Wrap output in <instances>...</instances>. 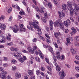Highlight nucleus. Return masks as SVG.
I'll return each instance as SVG.
<instances>
[{"label":"nucleus","instance_id":"obj_1","mask_svg":"<svg viewBox=\"0 0 79 79\" xmlns=\"http://www.w3.org/2000/svg\"><path fill=\"white\" fill-rule=\"evenodd\" d=\"M30 26L28 25L27 26V29H28L30 30H31L32 31H34L33 27H34L35 29H37V31L39 32L41 31V29L38 25V22L36 20H34L33 22L30 21L29 22Z\"/></svg>","mask_w":79,"mask_h":79},{"label":"nucleus","instance_id":"obj_2","mask_svg":"<svg viewBox=\"0 0 79 79\" xmlns=\"http://www.w3.org/2000/svg\"><path fill=\"white\" fill-rule=\"evenodd\" d=\"M55 25L57 27H58L59 26V27H60V29H62V30H63V31L64 30V25L62 23L61 20L60 19L58 20V22H56Z\"/></svg>","mask_w":79,"mask_h":79},{"label":"nucleus","instance_id":"obj_3","mask_svg":"<svg viewBox=\"0 0 79 79\" xmlns=\"http://www.w3.org/2000/svg\"><path fill=\"white\" fill-rule=\"evenodd\" d=\"M59 76H61L60 79H64V77L66 76V74L64 73V72L63 71H61L59 72Z\"/></svg>","mask_w":79,"mask_h":79},{"label":"nucleus","instance_id":"obj_4","mask_svg":"<svg viewBox=\"0 0 79 79\" xmlns=\"http://www.w3.org/2000/svg\"><path fill=\"white\" fill-rule=\"evenodd\" d=\"M27 60L26 57L24 56H23V57H21L19 58V61L21 63H23L24 61H26Z\"/></svg>","mask_w":79,"mask_h":79},{"label":"nucleus","instance_id":"obj_5","mask_svg":"<svg viewBox=\"0 0 79 79\" xmlns=\"http://www.w3.org/2000/svg\"><path fill=\"white\" fill-rule=\"evenodd\" d=\"M43 4L46 7V8H52V3L50 2H49L48 3L43 2Z\"/></svg>","mask_w":79,"mask_h":79},{"label":"nucleus","instance_id":"obj_6","mask_svg":"<svg viewBox=\"0 0 79 79\" xmlns=\"http://www.w3.org/2000/svg\"><path fill=\"white\" fill-rule=\"evenodd\" d=\"M19 27H20V29L19 28V31H23L24 32H25L26 31V28H24V25L23 24H20Z\"/></svg>","mask_w":79,"mask_h":79},{"label":"nucleus","instance_id":"obj_7","mask_svg":"<svg viewBox=\"0 0 79 79\" xmlns=\"http://www.w3.org/2000/svg\"><path fill=\"white\" fill-rule=\"evenodd\" d=\"M79 6L77 4H75V8L73 9V11L75 13H77L78 11H79Z\"/></svg>","mask_w":79,"mask_h":79},{"label":"nucleus","instance_id":"obj_8","mask_svg":"<svg viewBox=\"0 0 79 79\" xmlns=\"http://www.w3.org/2000/svg\"><path fill=\"white\" fill-rule=\"evenodd\" d=\"M6 39L7 40H11V35L9 33H7L6 34Z\"/></svg>","mask_w":79,"mask_h":79},{"label":"nucleus","instance_id":"obj_9","mask_svg":"<svg viewBox=\"0 0 79 79\" xmlns=\"http://www.w3.org/2000/svg\"><path fill=\"white\" fill-rule=\"evenodd\" d=\"M64 25L66 27H67V26H68L69 24H70L71 23V21L69 19H68L67 20V21L66 22H64Z\"/></svg>","mask_w":79,"mask_h":79},{"label":"nucleus","instance_id":"obj_10","mask_svg":"<svg viewBox=\"0 0 79 79\" xmlns=\"http://www.w3.org/2000/svg\"><path fill=\"white\" fill-rule=\"evenodd\" d=\"M0 28L1 30H5L6 29V25L0 23Z\"/></svg>","mask_w":79,"mask_h":79},{"label":"nucleus","instance_id":"obj_11","mask_svg":"<svg viewBox=\"0 0 79 79\" xmlns=\"http://www.w3.org/2000/svg\"><path fill=\"white\" fill-rule=\"evenodd\" d=\"M62 8L63 10V11H65L68 8V7L67 6V5L66 4H64L62 5Z\"/></svg>","mask_w":79,"mask_h":79},{"label":"nucleus","instance_id":"obj_12","mask_svg":"<svg viewBox=\"0 0 79 79\" xmlns=\"http://www.w3.org/2000/svg\"><path fill=\"white\" fill-rule=\"evenodd\" d=\"M54 36L56 38H58V36L59 37L61 36V34L60 32L57 33L56 32H55L54 33Z\"/></svg>","mask_w":79,"mask_h":79},{"label":"nucleus","instance_id":"obj_13","mask_svg":"<svg viewBox=\"0 0 79 79\" xmlns=\"http://www.w3.org/2000/svg\"><path fill=\"white\" fill-rule=\"evenodd\" d=\"M44 16L47 19H48V17L50 16V14L48 12H45L44 14Z\"/></svg>","mask_w":79,"mask_h":79},{"label":"nucleus","instance_id":"obj_14","mask_svg":"<svg viewBox=\"0 0 79 79\" xmlns=\"http://www.w3.org/2000/svg\"><path fill=\"white\" fill-rule=\"evenodd\" d=\"M54 60V64L55 66H57V63H56V61H57V59H56V56H54L53 57Z\"/></svg>","mask_w":79,"mask_h":79},{"label":"nucleus","instance_id":"obj_15","mask_svg":"<svg viewBox=\"0 0 79 79\" xmlns=\"http://www.w3.org/2000/svg\"><path fill=\"white\" fill-rule=\"evenodd\" d=\"M60 18L61 19L63 18V17H64L65 16V14H64V12H61L60 14H59Z\"/></svg>","mask_w":79,"mask_h":79},{"label":"nucleus","instance_id":"obj_16","mask_svg":"<svg viewBox=\"0 0 79 79\" xmlns=\"http://www.w3.org/2000/svg\"><path fill=\"white\" fill-rule=\"evenodd\" d=\"M49 51L51 53L53 54V55L54 56V52H53V48L51 47H50L49 48Z\"/></svg>","mask_w":79,"mask_h":79},{"label":"nucleus","instance_id":"obj_17","mask_svg":"<svg viewBox=\"0 0 79 79\" xmlns=\"http://www.w3.org/2000/svg\"><path fill=\"white\" fill-rule=\"evenodd\" d=\"M56 58L58 60H60V58H61V56H60V53L59 52H57L56 53Z\"/></svg>","mask_w":79,"mask_h":79},{"label":"nucleus","instance_id":"obj_18","mask_svg":"<svg viewBox=\"0 0 79 79\" xmlns=\"http://www.w3.org/2000/svg\"><path fill=\"white\" fill-rule=\"evenodd\" d=\"M18 31H19V28H14L13 31L15 33H16Z\"/></svg>","mask_w":79,"mask_h":79},{"label":"nucleus","instance_id":"obj_19","mask_svg":"<svg viewBox=\"0 0 79 79\" xmlns=\"http://www.w3.org/2000/svg\"><path fill=\"white\" fill-rule=\"evenodd\" d=\"M71 52L73 55H74L76 53V51H75V50L73 49V48H71Z\"/></svg>","mask_w":79,"mask_h":79},{"label":"nucleus","instance_id":"obj_20","mask_svg":"<svg viewBox=\"0 0 79 79\" xmlns=\"http://www.w3.org/2000/svg\"><path fill=\"white\" fill-rule=\"evenodd\" d=\"M6 9H8L7 12L9 13H10L11 12V11H12V8L11 7H10L9 9H8V7H6Z\"/></svg>","mask_w":79,"mask_h":79},{"label":"nucleus","instance_id":"obj_21","mask_svg":"<svg viewBox=\"0 0 79 79\" xmlns=\"http://www.w3.org/2000/svg\"><path fill=\"white\" fill-rule=\"evenodd\" d=\"M71 29L73 32V33H76L77 31L74 27H72L71 28Z\"/></svg>","mask_w":79,"mask_h":79},{"label":"nucleus","instance_id":"obj_22","mask_svg":"<svg viewBox=\"0 0 79 79\" xmlns=\"http://www.w3.org/2000/svg\"><path fill=\"white\" fill-rule=\"evenodd\" d=\"M39 55L41 59H44V56L43 54H42V53L41 51H40V52L39 54Z\"/></svg>","mask_w":79,"mask_h":79},{"label":"nucleus","instance_id":"obj_23","mask_svg":"<svg viewBox=\"0 0 79 79\" xmlns=\"http://www.w3.org/2000/svg\"><path fill=\"white\" fill-rule=\"evenodd\" d=\"M67 4L69 7L70 8H71V7H72V4L70 2H67Z\"/></svg>","mask_w":79,"mask_h":79},{"label":"nucleus","instance_id":"obj_24","mask_svg":"<svg viewBox=\"0 0 79 79\" xmlns=\"http://www.w3.org/2000/svg\"><path fill=\"white\" fill-rule=\"evenodd\" d=\"M45 61L48 64H50V61H49V59L47 57H45Z\"/></svg>","mask_w":79,"mask_h":79},{"label":"nucleus","instance_id":"obj_25","mask_svg":"<svg viewBox=\"0 0 79 79\" xmlns=\"http://www.w3.org/2000/svg\"><path fill=\"white\" fill-rule=\"evenodd\" d=\"M2 76H5L7 74V72H6V71H5L3 70L2 72Z\"/></svg>","mask_w":79,"mask_h":79},{"label":"nucleus","instance_id":"obj_26","mask_svg":"<svg viewBox=\"0 0 79 79\" xmlns=\"http://www.w3.org/2000/svg\"><path fill=\"white\" fill-rule=\"evenodd\" d=\"M28 73L30 76H32L33 75V72L31 70H29L28 71Z\"/></svg>","mask_w":79,"mask_h":79},{"label":"nucleus","instance_id":"obj_27","mask_svg":"<svg viewBox=\"0 0 79 79\" xmlns=\"http://www.w3.org/2000/svg\"><path fill=\"white\" fill-rule=\"evenodd\" d=\"M17 63V61L15 59H13L11 61V63L12 64H16Z\"/></svg>","mask_w":79,"mask_h":79},{"label":"nucleus","instance_id":"obj_28","mask_svg":"<svg viewBox=\"0 0 79 79\" xmlns=\"http://www.w3.org/2000/svg\"><path fill=\"white\" fill-rule=\"evenodd\" d=\"M56 67V69L57 71H60L61 70V68L60 67H58V64H57V66Z\"/></svg>","mask_w":79,"mask_h":79},{"label":"nucleus","instance_id":"obj_29","mask_svg":"<svg viewBox=\"0 0 79 79\" xmlns=\"http://www.w3.org/2000/svg\"><path fill=\"white\" fill-rule=\"evenodd\" d=\"M74 10H71L70 11V15L71 16H73V15H74Z\"/></svg>","mask_w":79,"mask_h":79},{"label":"nucleus","instance_id":"obj_30","mask_svg":"<svg viewBox=\"0 0 79 79\" xmlns=\"http://www.w3.org/2000/svg\"><path fill=\"white\" fill-rule=\"evenodd\" d=\"M41 19L42 21H43V22H44V23H46L47 20H46V19H45V18L44 17H42Z\"/></svg>","mask_w":79,"mask_h":79},{"label":"nucleus","instance_id":"obj_31","mask_svg":"<svg viewBox=\"0 0 79 79\" xmlns=\"http://www.w3.org/2000/svg\"><path fill=\"white\" fill-rule=\"evenodd\" d=\"M35 10H36V11L38 12H40V10L38 6H36L35 8Z\"/></svg>","mask_w":79,"mask_h":79},{"label":"nucleus","instance_id":"obj_32","mask_svg":"<svg viewBox=\"0 0 79 79\" xmlns=\"http://www.w3.org/2000/svg\"><path fill=\"white\" fill-rule=\"evenodd\" d=\"M53 44L55 46V47H56V48H58V45H57L56 43V42H54L53 43Z\"/></svg>","mask_w":79,"mask_h":79},{"label":"nucleus","instance_id":"obj_33","mask_svg":"<svg viewBox=\"0 0 79 79\" xmlns=\"http://www.w3.org/2000/svg\"><path fill=\"white\" fill-rule=\"evenodd\" d=\"M19 13L20 15H21L22 16H23V15H25L24 12L23 10H21L20 12H19Z\"/></svg>","mask_w":79,"mask_h":79},{"label":"nucleus","instance_id":"obj_34","mask_svg":"<svg viewBox=\"0 0 79 79\" xmlns=\"http://www.w3.org/2000/svg\"><path fill=\"white\" fill-rule=\"evenodd\" d=\"M53 2H54V3L55 5H56V6H57V5H58V2H57V0H53Z\"/></svg>","mask_w":79,"mask_h":79},{"label":"nucleus","instance_id":"obj_35","mask_svg":"<svg viewBox=\"0 0 79 79\" xmlns=\"http://www.w3.org/2000/svg\"><path fill=\"white\" fill-rule=\"evenodd\" d=\"M15 76L17 77H21V75H20V74L16 73H15Z\"/></svg>","mask_w":79,"mask_h":79},{"label":"nucleus","instance_id":"obj_36","mask_svg":"<svg viewBox=\"0 0 79 79\" xmlns=\"http://www.w3.org/2000/svg\"><path fill=\"white\" fill-rule=\"evenodd\" d=\"M75 39L76 41L77 42V41H79V36H76L75 37Z\"/></svg>","mask_w":79,"mask_h":79},{"label":"nucleus","instance_id":"obj_37","mask_svg":"<svg viewBox=\"0 0 79 79\" xmlns=\"http://www.w3.org/2000/svg\"><path fill=\"white\" fill-rule=\"evenodd\" d=\"M22 52L25 53H28V52L25 49H22Z\"/></svg>","mask_w":79,"mask_h":79},{"label":"nucleus","instance_id":"obj_38","mask_svg":"<svg viewBox=\"0 0 79 79\" xmlns=\"http://www.w3.org/2000/svg\"><path fill=\"white\" fill-rule=\"evenodd\" d=\"M32 2H33V3L36 6H37V2L35 0H32Z\"/></svg>","mask_w":79,"mask_h":79},{"label":"nucleus","instance_id":"obj_39","mask_svg":"<svg viewBox=\"0 0 79 79\" xmlns=\"http://www.w3.org/2000/svg\"><path fill=\"white\" fill-rule=\"evenodd\" d=\"M66 41L68 44H71V42H70V40L69 38H67Z\"/></svg>","mask_w":79,"mask_h":79},{"label":"nucleus","instance_id":"obj_40","mask_svg":"<svg viewBox=\"0 0 79 79\" xmlns=\"http://www.w3.org/2000/svg\"><path fill=\"white\" fill-rule=\"evenodd\" d=\"M35 60H36L37 61H38V62H40V58H39V57H37L36 58H35Z\"/></svg>","mask_w":79,"mask_h":79},{"label":"nucleus","instance_id":"obj_41","mask_svg":"<svg viewBox=\"0 0 79 79\" xmlns=\"http://www.w3.org/2000/svg\"><path fill=\"white\" fill-rule=\"evenodd\" d=\"M49 25H53V21H52V20H50L49 21Z\"/></svg>","mask_w":79,"mask_h":79},{"label":"nucleus","instance_id":"obj_42","mask_svg":"<svg viewBox=\"0 0 79 79\" xmlns=\"http://www.w3.org/2000/svg\"><path fill=\"white\" fill-rule=\"evenodd\" d=\"M12 55L13 56H14L15 57H16V58H18V55H16V54H15V53L13 52V53Z\"/></svg>","mask_w":79,"mask_h":79},{"label":"nucleus","instance_id":"obj_43","mask_svg":"<svg viewBox=\"0 0 79 79\" xmlns=\"http://www.w3.org/2000/svg\"><path fill=\"white\" fill-rule=\"evenodd\" d=\"M75 68L76 69V70L78 71V72H79V67L78 66H76L75 67Z\"/></svg>","mask_w":79,"mask_h":79},{"label":"nucleus","instance_id":"obj_44","mask_svg":"<svg viewBox=\"0 0 79 79\" xmlns=\"http://www.w3.org/2000/svg\"><path fill=\"white\" fill-rule=\"evenodd\" d=\"M12 69L13 71H15L16 69V67L15 66H13L12 67Z\"/></svg>","mask_w":79,"mask_h":79},{"label":"nucleus","instance_id":"obj_45","mask_svg":"<svg viewBox=\"0 0 79 79\" xmlns=\"http://www.w3.org/2000/svg\"><path fill=\"white\" fill-rule=\"evenodd\" d=\"M26 9L28 13H31V10H30V9H29V8L27 7H26Z\"/></svg>","mask_w":79,"mask_h":79},{"label":"nucleus","instance_id":"obj_46","mask_svg":"<svg viewBox=\"0 0 79 79\" xmlns=\"http://www.w3.org/2000/svg\"><path fill=\"white\" fill-rule=\"evenodd\" d=\"M41 70L42 71H45V69L43 67H41Z\"/></svg>","mask_w":79,"mask_h":79},{"label":"nucleus","instance_id":"obj_47","mask_svg":"<svg viewBox=\"0 0 79 79\" xmlns=\"http://www.w3.org/2000/svg\"><path fill=\"white\" fill-rule=\"evenodd\" d=\"M45 35L46 37H47L46 39H50V37H49L48 35H47V34H45Z\"/></svg>","mask_w":79,"mask_h":79},{"label":"nucleus","instance_id":"obj_48","mask_svg":"<svg viewBox=\"0 0 79 79\" xmlns=\"http://www.w3.org/2000/svg\"><path fill=\"white\" fill-rule=\"evenodd\" d=\"M39 37L40 38V39H41L42 40L44 41L45 40V39L44 38V37L40 36V35H39Z\"/></svg>","mask_w":79,"mask_h":79},{"label":"nucleus","instance_id":"obj_49","mask_svg":"<svg viewBox=\"0 0 79 79\" xmlns=\"http://www.w3.org/2000/svg\"><path fill=\"white\" fill-rule=\"evenodd\" d=\"M15 27H14L13 26H10V28L11 30H13V31L14 29H15Z\"/></svg>","mask_w":79,"mask_h":79},{"label":"nucleus","instance_id":"obj_50","mask_svg":"<svg viewBox=\"0 0 79 79\" xmlns=\"http://www.w3.org/2000/svg\"><path fill=\"white\" fill-rule=\"evenodd\" d=\"M27 49L29 52L31 51V46H27Z\"/></svg>","mask_w":79,"mask_h":79},{"label":"nucleus","instance_id":"obj_51","mask_svg":"<svg viewBox=\"0 0 79 79\" xmlns=\"http://www.w3.org/2000/svg\"><path fill=\"white\" fill-rule=\"evenodd\" d=\"M37 48V47L36 46H34L32 49H33V50H35Z\"/></svg>","mask_w":79,"mask_h":79},{"label":"nucleus","instance_id":"obj_52","mask_svg":"<svg viewBox=\"0 0 79 79\" xmlns=\"http://www.w3.org/2000/svg\"><path fill=\"white\" fill-rule=\"evenodd\" d=\"M46 31L48 32V31H50V29H49V27H46Z\"/></svg>","mask_w":79,"mask_h":79},{"label":"nucleus","instance_id":"obj_53","mask_svg":"<svg viewBox=\"0 0 79 79\" xmlns=\"http://www.w3.org/2000/svg\"><path fill=\"white\" fill-rule=\"evenodd\" d=\"M1 79H6V76L2 75Z\"/></svg>","mask_w":79,"mask_h":79},{"label":"nucleus","instance_id":"obj_54","mask_svg":"<svg viewBox=\"0 0 79 79\" xmlns=\"http://www.w3.org/2000/svg\"><path fill=\"white\" fill-rule=\"evenodd\" d=\"M32 41L33 42H35L37 41V38H35L34 39L32 40Z\"/></svg>","mask_w":79,"mask_h":79},{"label":"nucleus","instance_id":"obj_55","mask_svg":"<svg viewBox=\"0 0 79 79\" xmlns=\"http://www.w3.org/2000/svg\"><path fill=\"white\" fill-rule=\"evenodd\" d=\"M36 18L37 19H40V16L39 15H37V14H36Z\"/></svg>","mask_w":79,"mask_h":79},{"label":"nucleus","instance_id":"obj_56","mask_svg":"<svg viewBox=\"0 0 79 79\" xmlns=\"http://www.w3.org/2000/svg\"><path fill=\"white\" fill-rule=\"evenodd\" d=\"M47 42L48 43V44H50V39H48V38H47Z\"/></svg>","mask_w":79,"mask_h":79},{"label":"nucleus","instance_id":"obj_57","mask_svg":"<svg viewBox=\"0 0 79 79\" xmlns=\"http://www.w3.org/2000/svg\"><path fill=\"white\" fill-rule=\"evenodd\" d=\"M13 20V18H12V17L10 16L9 19V21L11 22L12 21V20Z\"/></svg>","mask_w":79,"mask_h":79},{"label":"nucleus","instance_id":"obj_58","mask_svg":"<svg viewBox=\"0 0 79 79\" xmlns=\"http://www.w3.org/2000/svg\"><path fill=\"white\" fill-rule=\"evenodd\" d=\"M15 6L17 7V10H20V7H19L18 5L16 4Z\"/></svg>","mask_w":79,"mask_h":79},{"label":"nucleus","instance_id":"obj_59","mask_svg":"<svg viewBox=\"0 0 79 79\" xmlns=\"http://www.w3.org/2000/svg\"><path fill=\"white\" fill-rule=\"evenodd\" d=\"M40 12V13H44V10H43V8L41 9Z\"/></svg>","mask_w":79,"mask_h":79},{"label":"nucleus","instance_id":"obj_60","mask_svg":"<svg viewBox=\"0 0 79 79\" xmlns=\"http://www.w3.org/2000/svg\"><path fill=\"white\" fill-rule=\"evenodd\" d=\"M49 27L51 31H52V30H53V25H50Z\"/></svg>","mask_w":79,"mask_h":79},{"label":"nucleus","instance_id":"obj_61","mask_svg":"<svg viewBox=\"0 0 79 79\" xmlns=\"http://www.w3.org/2000/svg\"><path fill=\"white\" fill-rule=\"evenodd\" d=\"M64 59V56L62 55L61 56V58L60 59L61 60H63Z\"/></svg>","mask_w":79,"mask_h":79},{"label":"nucleus","instance_id":"obj_62","mask_svg":"<svg viewBox=\"0 0 79 79\" xmlns=\"http://www.w3.org/2000/svg\"><path fill=\"white\" fill-rule=\"evenodd\" d=\"M0 42H1V43H5V40H0Z\"/></svg>","mask_w":79,"mask_h":79},{"label":"nucleus","instance_id":"obj_63","mask_svg":"<svg viewBox=\"0 0 79 79\" xmlns=\"http://www.w3.org/2000/svg\"><path fill=\"white\" fill-rule=\"evenodd\" d=\"M40 74H41V75H42V76L44 77H45V74H44V73L41 72V73H40Z\"/></svg>","mask_w":79,"mask_h":79},{"label":"nucleus","instance_id":"obj_64","mask_svg":"<svg viewBox=\"0 0 79 79\" xmlns=\"http://www.w3.org/2000/svg\"><path fill=\"white\" fill-rule=\"evenodd\" d=\"M35 77L34 76H31L30 77V79H35Z\"/></svg>","mask_w":79,"mask_h":79}]
</instances>
